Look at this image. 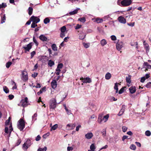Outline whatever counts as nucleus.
Listing matches in <instances>:
<instances>
[{
  "label": "nucleus",
  "mask_w": 151,
  "mask_h": 151,
  "mask_svg": "<svg viewBox=\"0 0 151 151\" xmlns=\"http://www.w3.org/2000/svg\"><path fill=\"white\" fill-rule=\"evenodd\" d=\"M25 122L22 119H21L19 121V124L17 125V128L20 131L23 130L25 127Z\"/></svg>",
  "instance_id": "f257e3e1"
},
{
  "label": "nucleus",
  "mask_w": 151,
  "mask_h": 151,
  "mask_svg": "<svg viewBox=\"0 0 151 151\" xmlns=\"http://www.w3.org/2000/svg\"><path fill=\"white\" fill-rule=\"evenodd\" d=\"M31 145V140L27 139L26 142L22 145V149L24 151H26Z\"/></svg>",
  "instance_id": "f03ea898"
},
{
  "label": "nucleus",
  "mask_w": 151,
  "mask_h": 151,
  "mask_svg": "<svg viewBox=\"0 0 151 151\" xmlns=\"http://www.w3.org/2000/svg\"><path fill=\"white\" fill-rule=\"evenodd\" d=\"M56 102L55 99H52L50 102L49 107L50 109H54L56 107Z\"/></svg>",
  "instance_id": "7ed1b4c3"
},
{
  "label": "nucleus",
  "mask_w": 151,
  "mask_h": 151,
  "mask_svg": "<svg viewBox=\"0 0 151 151\" xmlns=\"http://www.w3.org/2000/svg\"><path fill=\"white\" fill-rule=\"evenodd\" d=\"M20 103L22 104V106L24 107H26L28 105L30 104V103L28 100V98L27 97H25L24 99H22Z\"/></svg>",
  "instance_id": "20e7f679"
},
{
  "label": "nucleus",
  "mask_w": 151,
  "mask_h": 151,
  "mask_svg": "<svg viewBox=\"0 0 151 151\" xmlns=\"http://www.w3.org/2000/svg\"><path fill=\"white\" fill-rule=\"evenodd\" d=\"M132 2L131 0H123L121 1L120 3L122 6H127L130 5Z\"/></svg>",
  "instance_id": "39448f33"
},
{
  "label": "nucleus",
  "mask_w": 151,
  "mask_h": 151,
  "mask_svg": "<svg viewBox=\"0 0 151 151\" xmlns=\"http://www.w3.org/2000/svg\"><path fill=\"white\" fill-rule=\"evenodd\" d=\"M22 75V79L24 82L27 81L28 80V75L27 72L25 71H23Z\"/></svg>",
  "instance_id": "423d86ee"
},
{
  "label": "nucleus",
  "mask_w": 151,
  "mask_h": 151,
  "mask_svg": "<svg viewBox=\"0 0 151 151\" xmlns=\"http://www.w3.org/2000/svg\"><path fill=\"white\" fill-rule=\"evenodd\" d=\"M80 80H81L82 82L84 83H90L92 81L91 79L89 77H86V78H84L81 77L80 78Z\"/></svg>",
  "instance_id": "0eeeda50"
},
{
  "label": "nucleus",
  "mask_w": 151,
  "mask_h": 151,
  "mask_svg": "<svg viewBox=\"0 0 151 151\" xmlns=\"http://www.w3.org/2000/svg\"><path fill=\"white\" fill-rule=\"evenodd\" d=\"M32 43L31 42L27 44L26 47H23V48L25 50V52H26L27 51H29V50L32 48Z\"/></svg>",
  "instance_id": "6e6552de"
},
{
  "label": "nucleus",
  "mask_w": 151,
  "mask_h": 151,
  "mask_svg": "<svg viewBox=\"0 0 151 151\" xmlns=\"http://www.w3.org/2000/svg\"><path fill=\"white\" fill-rule=\"evenodd\" d=\"M30 20H31L32 22L36 23H38L40 21V18L37 17H35L34 16H32L30 18Z\"/></svg>",
  "instance_id": "1a4fd4ad"
},
{
  "label": "nucleus",
  "mask_w": 151,
  "mask_h": 151,
  "mask_svg": "<svg viewBox=\"0 0 151 151\" xmlns=\"http://www.w3.org/2000/svg\"><path fill=\"white\" fill-rule=\"evenodd\" d=\"M75 127V124H68L66 127V129L68 130H70L73 129Z\"/></svg>",
  "instance_id": "9d476101"
},
{
  "label": "nucleus",
  "mask_w": 151,
  "mask_h": 151,
  "mask_svg": "<svg viewBox=\"0 0 151 151\" xmlns=\"http://www.w3.org/2000/svg\"><path fill=\"white\" fill-rule=\"evenodd\" d=\"M123 43L122 42H118L116 44V48L117 49L120 51L121 48L123 47Z\"/></svg>",
  "instance_id": "9b49d317"
},
{
  "label": "nucleus",
  "mask_w": 151,
  "mask_h": 151,
  "mask_svg": "<svg viewBox=\"0 0 151 151\" xmlns=\"http://www.w3.org/2000/svg\"><path fill=\"white\" fill-rule=\"evenodd\" d=\"M118 20L121 23L125 24L126 22V19L122 16H120L118 18Z\"/></svg>",
  "instance_id": "f8f14e48"
},
{
  "label": "nucleus",
  "mask_w": 151,
  "mask_h": 151,
  "mask_svg": "<svg viewBox=\"0 0 151 151\" xmlns=\"http://www.w3.org/2000/svg\"><path fill=\"white\" fill-rule=\"evenodd\" d=\"M125 108V106L124 105H123L122 106V108L121 109L118 115L119 116H121L123 114Z\"/></svg>",
  "instance_id": "ddd939ff"
},
{
  "label": "nucleus",
  "mask_w": 151,
  "mask_h": 151,
  "mask_svg": "<svg viewBox=\"0 0 151 151\" xmlns=\"http://www.w3.org/2000/svg\"><path fill=\"white\" fill-rule=\"evenodd\" d=\"M51 86L52 88L54 89L55 88L57 85V82L55 80H53L51 82Z\"/></svg>",
  "instance_id": "4468645a"
},
{
  "label": "nucleus",
  "mask_w": 151,
  "mask_h": 151,
  "mask_svg": "<svg viewBox=\"0 0 151 151\" xmlns=\"http://www.w3.org/2000/svg\"><path fill=\"white\" fill-rule=\"evenodd\" d=\"M93 134L91 132H88L85 135V137L88 139H90L93 137Z\"/></svg>",
  "instance_id": "2eb2a0df"
},
{
  "label": "nucleus",
  "mask_w": 151,
  "mask_h": 151,
  "mask_svg": "<svg viewBox=\"0 0 151 151\" xmlns=\"http://www.w3.org/2000/svg\"><path fill=\"white\" fill-rule=\"evenodd\" d=\"M39 39L43 41H46L47 40V38L45 35H41L39 36Z\"/></svg>",
  "instance_id": "dca6fc26"
},
{
  "label": "nucleus",
  "mask_w": 151,
  "mask_h": 151,
  "mask_svg": "<svg viewBox=\"0 0 151 151\" xmlns=\"http://www.w3.org/2000/svg\"><path fill=\"white\" fill-rule=\"evenodd\" d=\"M130 93L133 94L136 91V88L135 86H131L129 89Z\"/></svg>",
  "instance_id": "f3484780"
},
{
  "label": "nucleus",
  "mask_w": 151,
  "mask_h": 151,
  "mask_svg": "<svg viewBox=\"0 0 151 151\" xmlns=\"http://www.w3.org/2000/svg\"><path fill=\"white\" fill-rule=\"evenodd\" d=\"M79 8L73 11L70 12L69 14L70 15H72L76 14L77 13L78 11L79 10Z\"/></svg>",
  "instance_id": "a211bd4d"
},
{
  "label": "nucleus",
  "mask_w": 151,
  "mask_h": 151,
  "mask_svg": "<svg viewBox=\"0 0 151 151\" xmlns=\"http://www.w3.org/2000/svg\"><path fill=\"white\" fill-rule=\"evenodd\" d=\"M100 43L102 46H104L106 45L107 42L105 39H103L101 41Z\"/></svg>",
  "instance_id": "6ab92c4d"
},
{
  "label": "nucleus",
  "mask_w": 151,
  "mask_h": 151,
  "mask_svg": "<svg viewBox=\"0 0 151 151\" xmlns=\"http://www.w3.org/2000/svg\"><path fill=\"white\" fill-rule=\"evenodd\" d=\"M9 134L7 136V137H10L11 132H12V131L13 130V128L12 127V123L10 124V126L9 127Z\"/></svg>",
  "instance_id": "aec40b11"
},
{
  "label": "nucleus",
  "mask_w": 151,
  "mask_h": 151,
  "mask_svg": "<svg viewBox=\"0 0 151 151\" xmlns=\"http://www.w3.org/2000/svg\"><path fill=\"white\" fill-rule=\"evenodd\" d=\"M4 132H5L4 135L5 136L6 135L7 137V136L9 134V128L7 127H6L4 129Z\"/></svg>",
  "instance_id": "412c9836"
},
{
  "label": "nucleus",
  "mask_w": 151,
  "mask_h": 151,
  "mask_svg": "<svg viewBox=\"0 0 151 151\" xmlns=\"http://www.w3.org/2000/svg\"><path fill=\"white\" fill-rule=\"evenodd\" d=\"M54 64V62L51 60H50L48 61V64L50 67H52Z\"/></svg>",
  "instance_id": "4be33fe9"
},
{
  "label": "nucleus",
  "mask_w": 151,
  "mask_h": 151,
  "mask_svg": "<svg viewBox=\"0 0 151 151\" xmlns=\"http://www.w3.org/2000/svg\"><path fill=\"white\" fill-rule=\"evenodd\" d=\"M144 47L146 50V52L147 53L150 50L149 46L147 43H146Z\"/></svg>",
  "instance_id": "5701e85b"
},
{
  "label": "nucleus",
  "mask_w": 151,
  "mask_h": 151,
  "mask_svg": "<svg viewBox=\"0 0 151 151\" xmlns=\"http://www.w3.org/2000/svg\"><path fill=\"white\" fill-rule=\"evenodd\" d=\"M143 65L144 66H146V67L148 69H151V65H150L147 62H144Z\"/></svg>",
  "instance_id": "b1692460"
},
{
  "label": "nucleus",
  "mask_w": 151,
  "mask_h": 151,
  "mask_svg": "<svg viewBox=\"0 0 151 151\" xmlns=\"http://www.w3.org/2000/svg\"><path fill=\"white\" fill-rule=\"evenodd\" d=\"M102 115H99L98 118V122L101 124L102 122Z\"/></svg>",
  "instance_id": "393cba45"
},
{
  "label": "nucleus",
  "mask_w": 151,
  "mask_h": 151,
  "mask_svg": "<svg viewBox=\"0 0 151 151\" xmlns=\"http://www.w3.org/2000/svg\"><path fill=\"white\" fill-rule=\"evenodd\" d=\"M51 48L52 50L54 51H56L58 50V48L56 45L53 44L51 46Z\"/></svg>",
  "instance_id": "a878e982"
},
{
  "label": "nucleus",
  "mask_w": 151,
  "mask_h": 151,
  "mask_svg": "<svg viewBox=\"0 0 151 151\" xmlns=\"http://www.w3.org/2000/svg\"><path fill=\"white\" fill-rule=\"evenodd\" d=\"M111 74L109 73H107L105 75V78L106 79L109 80V79L111 77Z\"/></svg>",
  "instance_id": "bb28decb"
},
{
  "label": "nucleus",
  "mask_w": 151,
  "mask_h": 151,
  "mask_svg": "<svg viewBox=\"0 0 151 151\" xmlns=\"http://www.w3.org/2000/svg\"><path fill=\"white\" fill-rule=\"evenodd\" d=\"M28 13L29 14V15H31L33 12V8L31 7H29L28 8Z\"/></svg>",
  "instance_id": "cd10ccee"
},
{
  "label": "nucleus",
  "mask_w": 151,
  "mask_h": 151,
  "mask_svg": "<svg viewBox=\"0 0 151 151\" xmlns=\"http://www.w3.org/2000/svg\"><path fill=\"white\" fill-rule=\"evenodd\" d=\"M126 81L127 83L129 84H130L131 82V76L130 75H129L128 77H126Z\"/></svg>",
  "instance_id": "c85d7f7f"
},
{
  "label": "nucleus",
  "mask_w": 151,
  "mask_h": 151,
  "mask_svg": "<svg viewBox=\"0 0 151 151\" xmlns=\"http://www.w3.org/2000/svg\"><path fill=\"white\" fill-rule=\"evenodd\" d=\"M3 90L4 92L7 93L9 92V90L8 88L6 86H4L3 87Z\"/></svg>",
  "instance_id": "c756f323"
},
{
  "label": "nucleus",
  "mask_w": 151,
  "mask_h": 151,
  "mask_svg": "<svg viewBox=\"0 0 151 151\" xmlns=\"http://www.w3.org/2000/svg\"><path fill=\"white\" fill-rule=\"evenodd\" d=\"M66 30V27L65 26H63L60 28L61 32H65Z\"/></svg>",
  "instance_id": "7c9ffc66"
},
{
  "label": "nucleus",
  "mask_w": 151,
  "mask_h": 151,
  "mask_svg": "<svg viewBox=\"0 0 151 151\" xmlns=\"http://www.w3.org/2000/svg\"><path fill=\"white\" fill-rule=\"evenodd\" d=\"M50 22V19L48 17L46 18L44 20V23L45 24H47Z\"/></svg>",
  "instance_id": "2f4dec72"
},
{
  "label": "nucleus",
  "mask_w": 151,
  "mask_h": 151,
  "mask_svg": "<svg viewBox=\"0 0 151 151\" xmlns=\"http://www.w3.org/2000/svg\"><path fill=\"white\" fill-rule=\"evenodd\" d=\"M7 6L6 3H2L1 4H0V9L1 8H4Z\"/></svg>",
  "instance_id": "473e14b6"
},
{
  "label": "nucleus",
  "mask_w": 151,
  "mask_h": 151,
  "mask_svg": "<svg viewBox=\"0 0 151 151\" xmlns=\"http://www.w3.org/2000/svg\"><path fill=\"white\" fill-rule=\"evenodd\" d=\"M6 20V16L5 14H4L3 16L1 17V23H3L5 22Z\"/></svg>",
  "instance_id": "72a5a7b5"
},
{
  "label": "nucleus",
  "mask_w": 151,
  "mask_h": 151,
  "mask_svg": "<svg viewBox=\"0 0 151 151\" xmlns=\"http://www.w3.org/2000/svg\"><path fill=\"white\" fill-rule=\"evenodd\" d=\"M78 21H79L81 22H84L86 21V19L85 17H83L82 18H79L78 19Z\"/></svg>",
  "instance_id": "f704fd0d"
},
{
  "label": "nucleus",
  "mask_w": 151,
  "mask_h": 151,
  "mask_svg": "<svg viewBox=\"0 0 151 151\" xmlns=\"http://www.w3.org/2000/svg\"><path fill=\"white\" fill-rule=\"evenodd\" d=\"M90 148L91 150L93 151H94L96 149V147L94 144H92L90 146Z\"/></svg>",
  "instance_id": "c9c22d12"
},
{
  "label": "nucleus",
  "mask_w": 151,
  "mask_h": 151,
  "mask_svg": "<svg viewBox=\"0 0 151 151\" xmlns=\"http://www.w3.org/2000/svg\"><path fill=\"white\" fill-rule=\"evenodd\" d=\"M58 124H55L51 127L50 130L51 131L52 130H55L58 128Z\"/></svg>",
  "instance_id": "e433bc0d"
},
{
  "label": "nucleus",
  "mask_w": 151,
  "mask_h": 151,
  "mask_svg": "<svg viewBox=\"0 0 151 151\" xmlns=\"http://www.w3.org/2000/svg\"><path fill=\"white\" fill-rule=\"evenodd\" d=\"M118 83H116L115 84L114 89L116 90V92L117 93L118 91Z\"/></svg>",
  "instance_id": "4c0bfd02"
},
{
  "label": "nucleus",
  "mask_w": 151,
  "mask_h": 151,
  "mask_svg": "<svg viewBox=\"0 0 151 151\" xmlns=\"http://www.w3.org/2000/svg\"><path fill=\"white\" fill-rule=\"evenodd\" d=\"M47 148L46 147H45L43 148H39L38 149V151H46Z\"/></svg>",
  "instance_id": "58836bf2"
},
{
  "label": "nucleus",
  "mask_w": 151,
  "mask_h": 151,
  "mask_svg": "<svg viewBox=\"0 0 151 151\" xmlns=\"http://www.w3.org/2000/svg\"><path fill=\"white\" fill-rule=\"evenodd\" d=\"M145 135L147 136H150L151 135V133L149 130H147L145 132Z\"/></svg>",
  "instance_id": "ea45409f"
},
{
  "label": "nucleus",
  "mask_w": 151,
  "mask_h": 151,
  "mask_svg": "<svg viewBox=\"0 0 151 151\" xmlns=\"http://www.w3.org/2000/svg\"><path fill=\"white\" fill-rule=\"evenodd\" d=\"M10 119H11V117H9V118L5 122V125L7 126L9 124V123L10 122Z\"/></svg>",
  "instance_id": "a19ab883"
},
{
  "label": "nucleus",
  "mask_w": 151,
  "mask_h": 151,
  "mask_svg": "<svg viewBox=\"0 0 151 151\" xmlns=\"http://www.w3.org/2000/svg\"><path fill=\"white\" fill-rule=\"evenodd\" d=\"M12 63L11 62H8L6 63V67L7 68H9L12 64Z\"/></svg>",
  "instance_id": "79ce46f5"
},
{
  "label": "nucleus",
  "mask_w": 151,
  "mask_h": 151,
  "mask_svg": "<svg viewBox=\"0 0 151 151\" xmlns=\"http://www.w3.org/2000/svg\"><path fill=\"white\" fill-rule=\"evenodd\" d=\"M96 21L97 23H100L102 22L103 19H102L97 18L96 19Z\"/></svg>",
  "instance_id": "37998d69"
},
{
  "label": "nucleus",
  "mask_w": 151,
  "mask_h": 151,
  "mask_svg": "<svg viewBox=\"0 0 151 151\" xmlns=\"http://www.w3.org/2000/svg\"><path fill=\"white\" fill-rule=\"evenodd\" d=\"M130 148L133 150H135L136 149V146L133 144H132L130 147Z\"/></svg>",
  "instance_id": "c03bdc74"
},
{
  "label": "nucleus",
  "mask_w": 151,
  "mask_h": 151,
  "mask_svg": "<svg viewBox=\"0 0 151 151\" xmlns=\"http://www.w3.org/2000/svg\"><path fill=\"white\" fill-rule=\"evenodd\" d=\"M37 23H35L32 22V24L31 25V27L32 28H34L35 27L37 26V25L36 24Z\"/></svg>",
  "instance_id": "a18cd8bd"
},
{
  "label": "nucleus",
  "mask_w": 151,
  "mask_h": 151,
  "mask_svg": "<svg viewBox=\"0 0 151 151\" xmlns=\"http://www.w3.org/2000/svg\"><path fill=\"white\" fill-rule=\"evenodd\" d=\"M22 142L21 140V139H19L17 140V142L15 144L16 146H18Z\"/></svg>",
  "instance_id": "49530a36"
},
{
  "label": "nucleus",
  "mask_w": 151,
  "mask_h": 151,
  "mask_svg": "<svg viewBox=\"0 0 151 151\" xmlns=\"http://www.w3.org/2000/svg\"><path fill=\"white\" fill-rule=\"evenodd\" d=\"M37 116V113H35L32 116V120L35 121L37 119L36 117Z\"/></svg>",
  "instance_id": "de8ad7c7"
},
{
  "label": "nucleus",
  "mask_w": 151,
  "mask_h": 151,
  "mask_svg": "<svg viewBox=\"0 0 151 151\" xmlns=\"http://www.w3.org/2000/svg\"><path fill=\"white\" fill-rule=\"evenodd\" d=\"M122 128V131L124 132H125L127 129V127L125 126H123Z\"/></svg>",
  "instance_id": "09e8293b"
},
{
  "label": "nucleus",
  "mask_w": 151,
  "mask_h": 151,
  "mask_svg": "<svg viewBox=\"0 0 151 151\" xmlns=\"http://www.w3.org/2000/svg\"><path fill=\"white\" fill-rule=\"evenodd\" d=\"M125 87H123L119 91V94H121L124 91V88H125Z\"/></svg>",
  "instance_id": "8fccbe9b"
},
{
  "label": "nucleus",
  "mask_w": 151,
  "mask_h": 151,
  "mask_svg": "<svg viewBox=\"0 0 151 151\" xmlns=\"http://www.w3.org/2000/svg\"><path fill=\"white\" fill-rule=\"evenodd\" d=\"M63 66V64L62 63H60L58 64L57 67L58 68L60 69L62 68Z\"/></svg>",
  "instance_id": "3c124183"
},
{
  "label": "nucleus",
  "mask_w": 151,
  "mask_h": 151,
  "mask_svg": "<svg viewBox=\"0 0 151 151\" xmlns=\"http://www.w3.org/2000/svg\"><path fill=\"white\" fill-rule=\"evenodd\" d=\"M104 118L105 119V120L104 121V122H106L108 119L109 117V115L108 114H107L104 116H103Z\"/></svg>",
  "instance_id": "603ef678"
},
{
  "label": "nucleus",
  "mask_w": 151,
  "mask_h": 151,
  "mask_svg": "<svg viewBox=\"0 0 151 151\" xmlns=\"http://www.w3.org/2000/svg\"><path fill=\"white\" fill-rule=\"evenodd\" d=\"M33 41L35 43L36 46H37L38 45V43L37 41V40L35 39V37L34 36L33 37Z\"/></svg>",
  "instance_id": "864d4df0"
},
{
  "label": "nucleus",
  "mask_w": 151,
  "mask_h": 151,
  "mask_svg": "<svg viewBox=\"0 0 151 151\" xmlns=\"http://www.w3.org/2000/svg\"><path fill=\"white\" fill-rule=\"evenodd\" d=\"M145 86L147 88H150L151 87V82H149L148 83H147L146 86Z\"/></svg>",
  "instance_id": "5fc2aeb1"
},
{
  "label": "nucleus",
  "mask_w": 151,
  "mask_h": 151,
  "mask_svg": "<svg viewBox=\"0 0 151 151\" xmlns=\"http://www.w3.org/2000/svg\"><path fill=\"white\" fill-rule=\"evenodd\" d=\"M135 22H130V23H128L127 24L128 25L131 26V27H133L134 25Z\"/></svg>",
  "instance_id": "6e6d98bb"
},
{
  "label": "nucleus",
  "mask_w": 151,
  "mask_h": 151,
  "mask_svg": "<svg viewBox=\"0 0 151 151\" xmlns=\"http://www.w3.org/2000/svg\"><path fill=\"white\" fill-rule=\"evenodd\" d=\"M36 52L35 51H33L31 52V58H33L34 56L35 55Z\"/></svg>",
  "instance_id": "4d7b16f0"
},
{
  "label": "nucleus",
  "mask_w": 151,
  "mask_h": 151,
  "mask_svg": "<svg viewBox=\"0 0 151 151\" xmlns=\"http://www.w3.org/2000/svg\"><path fill=\"white\" fill-rule=\"evenodd\" d=\"M81 25L79 24H77L75 27V29H77L80 28L81 27Z\"/></svg>",
  "instance_id": "13d9d810"
},
{
  "label": "nucleus",
  "mask_w": 151,
  "mask_h": 151,
  "mask_svg": "<svg viewBox=\"0 0 151 151\" xmlns=\"http://www.w3.org/2000/svg\"><path fill=\"white\" fill-rule=\"evenodd\" d=\"M8 97L9 99L11 100L12 99L14 98V96L13 95L10 94L9 95Z\"/></svg>",
  "instance_id": "bf43d9fd"
},
{
  "label": "nucleus",
  "mask_w": 151,
  "mask_h": 151,
  "mask_svg": "<svg viewBox=\"0 0 151 151\" xmlns=\"http://www.w3.org/2000/svg\"><path fill=\"white\" fill-rule=\"evenodd\" d=\"M145 79V77H142L141 78L140 82L142 83H144Z\"/></svg>",
  "instance_id": "052dcab7"
},
{
  "label": "nucleus",
  "mask_w": 151,
  "mask_h": 151,
  "mask_svg": "<svg viewBox=\"0 0 151 151\" xmlns=\"http://www.w3.org/2000/svg\"><path fill=\"white\" fill-rule=\"evenodd\" d=\"M41 139V137H40V136L39 135H38L36 137L35 139V140L36 141H38L40 140Z\"/></svg>",
  "instance_id": "680f3d73"
},
{
  "label": "nucleus",
  "mask_w": 151,
  "mask_h": 151,
  "mask_svg": "<svg viewBox=\"0 0 151 151\" xmlns=\"http://www.w3.org/2000/svg\"><path fill=\"white\" fill-rule=\"evenodd\" d=\"M111 39L112 40H116V37L114 35H112L111 37Z\"/></svg>",
  "instance_id": "e2e57ef3"
},
{
  "label": "nucleus",
  "mask_w": 151,
  "mask_h": 151,
  "mask_svg": "<svg viewBox=\"0 0 151 151\" xmlns=\"http://www.w3.org/2000/svg\"><path fill=\"white\" fill-rule=\"evenodd\" d=\"M83 45L85 48H88L89 47V44L87 43H83Z\"/></svg>",
  "instance_id": "0e129e2a"
},
{
  "label": "nucleus",
  "mask_w": 151,
  "mask_h": 151,
  "mask_svg": "<svg viewBox=\"0 0 151 151\" xmlns=\"http://www.w3.org/2000/svg\"><path fill=\"white\" fill-rule=\"evenodd\" d=\"M73 149V148L72 147H67V151H70V150H72Z\"/></svg>",
  "instance_id": "69168bd1"
},
{
  "label": "nucleus",
  "mask_w": 151,
  "mask_h": 151,
  "mask_svg": "<svg viewBox=\"0 0 151 151\" xmlns=\"http://www.w3.org/2000/svg\"><path fill=\"white\" fill-rule=\"evenodd\" d=\"M65 36V32H61L60 34V37H61L63 38Z\"/></svg>",
  "instance_id": "338daca9"
},
{
  "label": "nucleus",
  "mask_w": 151,
  "mask_h": 151,
  "mask_svg": "<svg viewBox=\"0 0 151 151\" xmlns=\"http://www.w3.org/2000/svg\"><path fill=\"white\" fill-rule=\"evenodd\" d=\"M38 75V73H35L34 74H32V76L34 78H35Z\"/></svg>",
  "instance_id": "774afa93"
}]
</instances>
